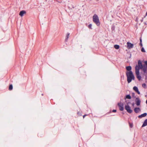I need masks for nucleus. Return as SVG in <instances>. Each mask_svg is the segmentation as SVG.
I'll use <instances>...</instances> for the list:
<instances>
[{"instance_id":"obj_30","label":"nucleus","mask_w":147,"mask_h":147,"mask_svg":"<svg viewBox=\"0 0 147 147\" xmlns=\"http://www.w3.org/2000/svg\"><path fill=\"white\" fill-rule=\"evenodd\" d=\"M41 95H42V96H43V94H42Z\"/></svg>"},{"instance_id":"obj_23","label":"nucleus","mask_w":147,"mask_h":147,"mask_svg":"<svg viewBox=\"0 0 147 147\" xmlns=\"http://www.w3.org/2000/svg\"><path fill=\"white\" fill-rule=\"evenodd\" d=\"M116 110H113L112 111V112H116Z\"/></svg>"},{"instance_id":"obj_28","label":"nucleus","mask_w":147,"mask_h":147,"mask_svg":"<svg viewBox=\"0 0 147 147\" xmlns=\"http://www.w3.org/2000/svg\"><path fill=\"white\" fill-rule=\"evenodd\" d=\"M134 103H132V105L134 106Z\"/></svg>"},{"instance_id":"obj_1","label":"nucleus","mask_w":147,"mask_h":147,"mask_svg":"<svg viewBox=\"0 0 147 147\" xmlns=\"http://www.w3.org/2000/svg\"><path fill=\"white\" fill-rule=\"evenodd\" d=\"M145 64L142 65L141 61L139 60L138 64L136 65L135 67L136 74L137 78L139 80H140L141 77L140 75L139 69H142L145 73L147 74V61H145L144 62Z\"/></svg>"},{"instance_id":"obj_8","label":"nucleus","mask_w":147,"mask_h":147,"mask_svg":"<svg viewBox=\"0 0 147 147\" xmlns=\"http://www.w3.org/2000/svg\"><path fill=\"white\" fill-rule=\"evenodd\" d=\"M133 89L138 94H140V92L139 91L138 88L136 86H134L133 88Z\"/></svg>"},{"instance_id":"obj_29","label":"nucleus","mask_w":147,"mask_h":147,"mask_svg":"<svg viewBox=\"0 0 147 147\" xmlns=\"http://www.w3.org/2000/svg\"><path fill=\"white\" fill-rule=\"evenodd\" d=\"M146 103L147 105V100H146Z\"/></svg>"},{"instance_id":"obj_16","label":"nucleus","mask_w":147,"mask_h":147,"mask_svg":"<svg viewBox=\"0 0 147 147\" xmlns=\"http://www.w3.org/2000/svg\"><path fill=\"white\" fill-rule=\"evenodd\" d=\"M114 47L115 49H118L119 48V46L118 45H115L114 46Z\"/></svg>"},{"instance_id":"obj_2","label":"nucleus","mask_w":147,"mask_h":147,"mask_svg":"<svg viewBox=\"0 0 147 147\" xmlns=\"http://www.w3.org/2000/svg\"><path fill=\"white\" fill-rule=\"evenodd\" d=\"M126 75L128 83H130L132 80H134V76L131 71L127 72L126 73Z\"/></svg>"},{"instance_id":"obj_17","label":"nucleus","mask_w":147,"mask_h":147,"mask_svg":"<svg viewBox=\"0 0 147 147\" xmlns=\"http://www.w3.org/2000/svg\"><path fill=\"white\" fill-rule=\"evenodd\" d=\"M77 114L78 115V116H80L81 115V112L80 111H78L77 112Z\"/></svg>"},{"instance_id":"obj_6","label":"nucleus","mask_w":147,"mask_h":147,"mask_svg":"<svg viewBox=\"0 0 147 147\" xmlns=\"http://www.w3.org/2000/svg\"><path fill=\"white\" fill-rule=\"evenodd\" d=\"M137 106L140 105L141 101L139 98H136L135 100Z\"/></svg>"},{"instance_id":"obj_10","label":"nucleus","mask_w":147,"mask_h":147,"mask_svg":"<svg viewBox=\"0 0 147 147\" xmlns=\"http://www.w3.org/2000/svg\"><path fill=\"white\" fill-rule=\"evenodd\" d=\"M140 111V109L139 108H135L134 109V111L136 113H138Z\"/></svg>"},{"instance_id":"obj_14","label":"nucleus","mask_w":147,"mask_h":147,"mask_svg":"<svg viewBox=\"0 0 147 147\" xmlns=\"http://www.w3.org/2000/svg\"><path fill=\"white\" fill-rule=\"evenodd\" d=\"M13 86L12 84H10L9 85V90H11L13 89Z\"/></svg>"},{"instance_id":"obj_3","label":"nucleus","mask_w":147,"mask_h":147,"mask_svg":"<svg viewBox=\"0 0 147 147\" xmlns=\"http://www.w3.org/2000/svg\"><path fill=\"white\" fill-rule=\"evenodd\" d=\"M93 22L98 26H99L100 25V23L99 22V18L96 14H94L93 16Z\"/></svg>"},{"instance_id":"obj_7","label":"nucleus","mask_w":147,"mask_h":147,"mask_svg":"<svg viewBox=\"0 0 147 147\" xmlns=\"http://www.w3.org/2000/svg\"><path fill=\"white\" fill-rule=\"evenodd\" d=\"M127 48L128 49H130L133 47V45L129 42H127Z\"/></svg>"},{"instance_id":"obj_15","label":"nucleus","mask_w":147,"mask_h":147,"mask_svg":"<svg viewBox=\"0 0 147 147\" xmlns=\"http://www.w3.org/2000/svg\"><path fill=\"white\" fill-rule=\"evenodd\" d=\"M131 96L129 95H127L126 96V97L125 98V99L126 98L128 99H131Z\"/></svg>"},{"instance_id":"obj_13","label":"nucleus","mask_w":147,"mask_h":147,"mask_svg":"<svg viewBox=\"0 0 147 147\" xmlns=\"http://www.w3.org/2000/svg\"><path fill=\"white\" fill-rule=\"evenodd\" d=\"M126 69L129 71H131V66H128L126 67Z\"/></svg>"},{"instance_id":"obj_18","label":"nucleus","mask_w":147,"mask_h":147,"mask_svg":"<svg viewBox=\"0 0 147 147\" xmlns=\"http://www.w3.org/2000/svg\"><path fill=\"white\" fill-rule=\"evenodd\" d=\"M69 33H67V34L66 36V40H67L68 39V38H69Z\"/></svg>"},{"instance_id":"obj_27","label":"nucleus","mask_w":147,"mask_h":147,"mask_svg":"<svg viewBox=\"0 0 147 147\" xmlns=\"http://www.w3.org/2000/svg\"><path fill=\"white\" fill-rule=\"evenodd\" d=\"M132 95L133 96H134V95H135V94H134V93H132Z\"/></svg>"},{"instance_id":"obj_19","label":"nucleus","mask_w":147,"mask_h":147,"mask_svg":"<svg viewBox=\"0 0 147 147\" xmlns=\"http://www.w3.org/2000/svg\"><path fill=\"white\" fill-rule=\"evenodd\" d=\"M141 51H142V52H144V53H145L146 52V51L143 47H142V49H141Z\"/></svg>"},{"instance_id":"obj_26","label":"nucleus","mask_w":147,"mask_h":147,"mask_svg":"<svg viewBox=\"0 0 147 147\" xmlns=\"http://www.w3.org/2000/svg\"><path fill=\"white\" fill-rule=\"evenodd\" d=\"M141 42H142V41L141 38L140 39V43H141Z\"/></svg>"},{"instance_id":"obj_21","label":"nucleus","mask_w":147,"mask_h":147,"mask_svg":"<svg viewBox=\"0 0 147 147\" xmlns=\"http://www.w3.org/2000/svg\"><path fill=\"white\" fill-rule=\"evenodd\" d=\"M146 86V84H142V86L144 88H145Z\"/></svg>"},{"instance_id":"obj_12","label":"nucleus","mask_w":147,"mask_h":147,"mask_svg":"<svg viewBox=\"0 0 147 147\" xmlns=\"http://www.w3.org/2000/svg\"><path fill=\"white\" fill-rule=\"evenodd\" d=\"M147 125V119H146L143 123L142 127H144Z\"/></svg>"},{"instance_id":"obj_24","label":"nucleus","mask_w":147,"mask_h":147,"mask_svg":"<svg viewBox=\"0 0 147 147\" xmlns=\"http://www.w3.org/2000/svg\"><path fill=\"white\" fill-rule=\"evenodd\" d=\"M140 46H141V47H142V42H141V43H140Z\"/></svg>"},{"instance_id":"obj_9","label":"nucleus","mask_w":147,"mask_h":147,"mask_svg":"<svg viewBox=\"0 0 147 147\" xmlns=\"http://www.w3.org/2000/svg\"><path fill=\"white\" fill-rule=\"evenodd\" d=\"M26 12L25 10H22L19 13V15L21 16H23L24 14L26 13Z\"/></svg>"},{"instance_id":"obj_5","label":"nucleus","mask_w":147,"mask_h":147,"mask_svg":"<svg viewBox=\"0 0 147 147\" xmlns=\"http://www.w3.org/2000/svg\"><path fill=\"white\" fill-rule=\"evenodd\" d=\"M125 109L129 113H131L132 112V110L131 109V108L128 105L125 106Z\"/></svg>"},{"instance_id":"obj_25","label":"nucleus","mask_w":147,"mask_h":147,"mask_svg":"<svg viewBox=\"0 0 147 147\" xmlns=\"http://www.w3.org/2000/svg\"><path fill=\"white\" fill-rule=\"evenodd\" d=\"M86 115H83V118H84L85 117V116H86Z\"/></svg>"},{"instance_id":"obj_4","label":"nucleus","mask_w":147,"mask_h":147,"mask_svg":"<svg viewBox=\"0 0 147 147\" xmlns=\"http://www.w3.org/2000/svg\"><path fill=\"white\" fill-rule=\"evenodd\" d=\"M118 105L120 110L123 111L124 110L123 104L121 102H119L118 103Z\"/></svg>"},{"instance_id":"obj_20","label":"nucleus","mask_w":147,"mask_h":147,"mask_svg":"<svg viewBox=\"0 0 147 147\" xmlns=\"http://www.w3.org/2000/svg\"><path fill=\"white\" fill-rule=\"evenodd\" d=\"M129 126L131 128H132L133 126V125L132 123H129Z\"/></svg>"},{"instance_id":"obj_11","label":"nucleus","mask_w":147,"mask_h":147,"mask_svg":"<svg viewBox=\"0 0 147 147\" xmlns=\"http://www.w3.org/2000/svg\"><path fill=\"white\" fill-rule=\"evenodd\" d=\"M147 115V114L146 113H144L141 114V115H139L138 116V117L139 118H141L142 117H145Z\"/></svg>"},{"instance_id":"obj_22","label":"nucleus","mask_w":147,"mask_h":147,"mask_svg":"<svg viewBox=\"0 0 147 147\" xmlns=\"http://www.w3.org/2000/svg\"><path fill=\"white\" fill-rule=\"evenodd\" d=\"M92 26V25L91 24H90L88 25V27L89 28H91Z\"/></svg>"}]
</instances>
